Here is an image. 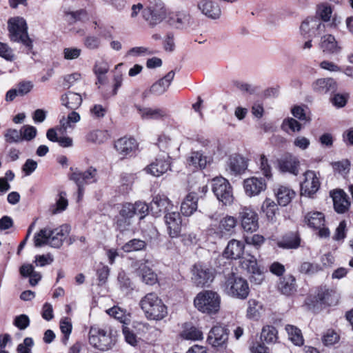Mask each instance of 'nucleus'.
Instances as JSON below:
<instances>
[{"label": "nucleus", "mask_w": 353, "mask_h": 353, "mask_svg": "<svg viewBox=\"0 0 353 353\" xmlns=\"http://www.w3.org/2000/svg\"><path fill=\"white\" fill-rule=\"evenodd\" d=\"M69 232L70 226L68 225H63L54 230L48 228L41 229L34 237V245L36 247H41L48 244L52 248H59Z\"/></svg>", "instance_id": "nucleus-1"}, {"label": "nucleus", "mask_w": 353, "mask_h": 353, "mask_svg": "<svg viewBox=\"0 0 353 353\" xmlns=\"http://www.w3.org/2000/svg\"><path fill=\"white\" fill-rule=\"evenodd\" d=\"M140 306L149 320L160 321L168 314V309L155 293H148L140 301Z\"/></svg>", "instance_id": "nucleus-2"}, {"label": "nucleus", "mask_w": 353, "mask_h": 353, "mask_svg": "<svg viewBox=\"0 0 353 353\" xmlns=\"http://www.w3.org/2000/svg\"><path fill=\"white\" fill-rule=\"evenodd\" d=\"M8 29L10 41L25 46L29 53L33 48L32 40L28 34V26L26 20L20 17L10 18L8 21Z\"/></svg>", "instance_id": "nucleus-3"}, {"label": "nucleus", "mask_w": 353, "mask_h": 353, "mask_svg": "<svg viewBox=\"0 0 353 353\" xmlns=\"http://www.w3.org/2000/svg\"><path fill=\"white\" fill-rule=\"evenodd\" d=\"M194 305L199 312L203 314H215L220 310L221 297L214 291L203 290L195 296Z\"/></svg>", "instance_id": "nucleus-4"}, {"label": "nucleus", "mask_w": 353, "mask_h": 353, "mask_svg": "<svg viewBox=\"0 0 353 353\" xmlns=\"http://www.w3.org/2000/svg\"><path fill=\"white\" fill-rule=\"evenodd\" d=\"M168 10L161 0L151 1L149 5L143 10L142 16L151 28L161 23L168 16Z\"/></svg>", "instance_id": "nucleus-5"}, {"label": "nucleus", "mask_w": 353, "mask_h": 353, "mask_svg": "<svg viewBox=\"0 0 353 353\" xmlns=\"http://www.w3.org/2000/svg\"><path fill=\"white\" fill-rule=\"evenodd\" d=\"M225 292L232 297L245 299L249 294L250 288L245 279L232 273L226 279Z\"/></svg>", "instance_id": "nucleus-6"}, {"label": "nucleus", "mask_w": 353, "mask_h": 353, "mask_svg": "<svg viewBox=\"0 0 353 353\" xmlns=\"http://www.w3.org/2000/svg\"><path fill=\"white\" fill-rule=\"evenodd\" d=\"M89 343L94 348L106 351L112 348L114 340L108 331L97 326H92L89 331Z\"/></svg>", "instance_id": "nucleus-7"}, {"label": "nucleus", "mask_w": 353, "mask_h": 353, "mask_svg": "<svg viewBox=\"0 0 353 353\" xmlns=\"http://www.w3.org/2000/svg\"><path fill=\"white\" fill-rule=\"evenodd\" d=\"M97 170L90 166L85 171L75 169L70 175V180L74 181L78 188L79 198L81 197L84 192V186L97 181Z\"/></svg>", "instance_id": "nucleus-8"}, {"label": "nucleus", "mask_w": 353, "mask_h": 353, "mask_svg": "<svg viewBox=\"0 0 353 353\" xmlns=\"http://www.w3.org/2000/svg\"><path fill=\"white\" fill-rule=\"evenodd\" d=\"M212 188L217 199L223 205H230L233 202L232 187L226 179L222 176L214 178Z\"/></svg>", "instance_id": "nucleus-9"}, {"label": "nucleus", "mask_w": 353, "mask_h": 353, "mask_svg": "<svg viewBox=\"0 0 353 353\" xmlns=\"http://www.w3.org/2000/svg\"><path fill=\"white\" fill-rule=\"evenodd\" d=\"M304 222L307 225L314 230H318V234L321 238L330 236V231L325 225V216L323 213L318 211H311L304 216Z\"/></svg>", "instance_id": "nucleus-10"}, {"label": "nucleus", "mask_w": 353, "mask_h": 353, "mask_svg": "<svg viewBox=\"0 0 353 353\" xmlns=\"http://www.w3.org/2000/svg\"><path fill=\"white\" fill-rule=\"evenodd\" d=\"M241 227L245 232H254L259 228V216L252 208L243 207L239 216Z\"/></svg>", "instance_id": "nucleus-11"}, {"label": "nucleus", "mask_w": 353, "mask_h": 353, "mask_svg": "<svg viewBox=\"0 0 353 353\" xmlns=\"http://www.w3.org/2000/svg\"><path fill=\"white\" fill-rule=\"evenodd\" d=\"M192 280L197 287L209 285L214 279V273L211 268L202 264H195L192 270Z\"/></svg>", "instance_id": "nucleus-12"}, {"label": "nucleus", "mask_w": 353, "mask_h": 353, "mask_svg": "<svg viewBox=\"0 0 353 353\" xmlns=\"http://www.w3.org/2000/svg\"><path fill=\"white\" fill-rule=\"evenodd\" d=\"M324 30L325 25L317 17L307 18L300 26L301 33L305 38L316 37Z\"/></svg>", "instance_id": "nucleus-13"}, {"label": "nucleus", "mask_w": 353, "mask_h": 353, "mask_svg": "<svg viewBox=\"0 0 353 353\" xmlns=\"http://www.w3.org/2000/svg\"><path fill=\"white\" fill-rule=\"evenodd\" d=\"M170 157L167 152L165 154H158L155 160L148 165L145 170L154 176H160L170 169Z\"/></svg>", "instance_id": "nucleus-14"}, {"label": "nucleus", "mask_w": 353, "mask_h": 353, "mask_svg": "<svg viewBox=\"0 0 353 353\" xmlns=\"http://www.w3.org/2000/svg\"><path fill=\"white\" fill-rule=\"evenodd\" d=\"M132 203H126L122 205L119 215L116 217V228L120 232L129 230L132 224Z\"/></svg>", "instance_id": "nucleus-15"}, {"label": "nucleus", "mask_w": 353, "mask_h": 353, "mask_svg": "<svg viewBox=\"0 0 353 353\" xmlns=\"http://www.w3.org/2000/svg\"><path fill=\"white\" fill-rule=\"evenodd\" d=\"M174 75L175 72L173 70L170 71L163 78L154 83L150 89L145 90L142 94L143 97L146 98L150 94L157 96L163 94L170 85Z\"/></svg>", "instance_id": "nucleus-16"}, {"label": "nucleus", "mask_w": 353, "mask_h": 353, "mask_svg": "<svg viewBox=\"0 0 353 353\" xmlns=\"http://www.w3.org/2000/svg\"><path fill=\"white\" fill-rule=\"evenodd\" d=\"M148 261H139L132 264L137 274L147 285H152L157 281V275L147 265Z\"/></svg>", "instance_id": "nucleus-17"}, {"label": "nucleus", "mask_w": 353, "mask_h": 353, "mask_svg": "<svg viewBox=\"0 0 353 353\" xmlns=\"http://www.w3.org/2000/svg\"><path fill=\"white\" fill-rule=\"evenodd\" d=\"M304 177V181L301 183V194L311 196L319 189L320 182L319 178L312 170L305 172Z\"/></svg>", "instance_id": "nucleus-18"}, {"label": "nucleus", "mask_w": 353, "mask_h": 353, "mask_svg": "<svg viewBox=\"0 0 353 353\" xmlns=\"http://www.w3.org/2000/svg\"><path fill=\"white\" fill-rule=\"evenodd\" d=\"M228 335V328L221 325H215L210 331L207 341L213 347H220L227 342Z\"/></svg>", "instance_id": "nucleus-19"}, {"label": "nucleus", "mask_w": 353, "mask_h": 353, "mask_svg": "<svg viewBox=\"0 0 353 353\" xmlns=\"http://www.w3.org/2000/svg\"><path fill=\"white\" fill-rule=\"evenodd\" d=\"M164 219L170 236L172 238L177 237L180 234L181 229L180 214L172 210L165 214Z\"/></svg>", "instance_id": "nucleus-20"}, {"label": "nucleus", "mask_w": 353, "mask_h": 353, "mask_svg": "<svg viewBox=\"0 0 353 353\" xmlns=\"http://www.w3.org/2000/svg\"><path fill=\"white\" fill-rule=\"evenodd\" d=\"M312 88L314 92L325 94L334 92L338 89V83L332 77L320 78L312 83Z\"/></svg>", "instance_id": "nucleus-21"}, {"label": "nucleus", "mask_w": 353, "mask_h": 353, "mask_svg": "<svg viewBox=\"0 0 353 353\" xmlns=\"http://www.w3.org/2000/svg\"><path fill=\"white\" fill-rule=\"evenodd\" d=\"M174 205L171 201L163 195H157L150 203V209L154 216H159L161 212L165 214L173 210Z\"/></svg>", "instance_id": "nucleus-22"}, {"label": "nucleus", "mask_w": 353, "mask_h": 353, "mask_svg": "<svg viewBox=\"0 0 353 353\" xmlns=\"http://www.w3.org/2000/svg\"><path fill=\"white\" fill-rule=\"evenodd\" d=\"M243 188L248 196H254L265 190L266 183L262 178L251 177L244 180Z\"/></svg>", "instance_id": "nucleus-23"}, {"label": "nucleus", "mask_w": 353, "mask_h": 353, "mask_svg": "<svg viewBox=\"0 0 353 353\" xmlns=\"http://www.w3.org/2000/svg\"><path fill=\"white\" fill-rule=\"evenodd\" d=\"M279 169L283 172H289L294 175L299 174V161L292 155L287 154L278 161Z\"/></svg>", "instance_id": "nucleus-24"}, {"label": "nucleus", "mask_w": 353, "mask_h": 353, "mask_svg": "<svg viewBox=\"0 0 353 353\" xmlns=\"http://www.w3.org/2000/svg\"><path fill=\"white\" fill-rule=\"evenodd\" d=\"M245 245L243 242L230 240L223 252V256L227 259H237L241 257L244 252Z\"/></svg>", "instance_id": "nucleus-25"}, {"label": "nucleus", "mask_w": 353, "mask_h": 353, "mask_svg": "<svg viewBox=\"0 0 353 353\" xmlns=\"http://www.w3.org/2000/svg\"><path fill=\"white\" fill-rule=\"evenodd\" d=\"M334 203V208L338 213L345 212L350 205L347 195L343 190H335L330 192Z\"/></svg>", "instance_id": "nucleus-26"}, {"label": "nucleus", "mask_w": 353, "mask_h": 353, "mask_svg": "<svg viewBox=\"0 0 353 353\" xmlns=\"http://www.w3.org/2000/svg\"><path fill=\"white\" fill-rule=\"evenodd\" d=\"M114 148L119 154L125 157L135 151L137 143L133 138L123 137L115 142Z\"/></svg>", "instance_id": "nucleus-27"}, {"label": "nucleus", "mask_w": 353, "mask_h": 353, "mask_svg": "<svg viewBox=\"0 0 353 353\" xmlns=\"http://www.w3.org/2000/svg\"><path fill=\"white\" fill-rule=\"evenodd\" d=\"M320 48L323 52L328 54H338L341 51V47L332 34H326L321 37Z\"/></svg>", "instance_id": "nucleus-28"}, {"label": "nucleus", "mask_w": 353, "mask_h": 353, "mask_svg": "<svg viewBox=\"0 0 353 353\" xmlns=\"http://www.w3.org/2000/svg\"><path fill=\"white\" fill-rule=\"evenodd\" d=\"M278 290L283 295L290 296L296 291V279L291 274H287L279 279Z\"/></svg>", "instance_id": "nucleus-29"}, {"label": "nucleus", "mask_w": 353, "mask_h": 353, "mask_svg": "<svg viewBox=\"0 0 353 353\" xmlns=\"http://www.w3.org/2000/svg\"><path fill=\"white\" fill-rule=\"evenodd\" d=\"M198 8L203 14L213 19L219 18L221 14L219 5L211 0L202 1Z\"/></svg>", "instance_id": "nucleus-30"}, {"label": "nucleus", "mask_w": 353, "mask_h": 353, "mask_svg": "<svg viewBox=\"0 0 353 353\" xmlns=\"http://www.w3.org/2000/svg\"><path fill=\"white\" fill-rule=\"evenodd\" d=\"M198 196L196 193L188 194L181 205V212L185 216H191L196 210Z\"/></svg>", "instance_id": "nucleus-31"}, {"label": "nucleus", "mask_w": 353, "mask_h": 353, "mask_svg": "<svg viewBox=\"0 0 353 353\" xmlns=\"http://www.w3.org/2000/svg\"><path fill=\"white\" fill-rule=\"evenodd\" d=\"M61 102L68 109L75 110L81 105L82 97L78 93L68 92L61 95Z\"/></svg>", "instance_id": "nucleus-32"}, {"label": "nucleus", "mask_w": 353, "mask_h": 353, "mask_svg": "<svg viewBox=\"0 0 353 353\" xmlns=\"http://www.w3.org/2000/svg\"><path fill=\"white\" fill-rule=\"evenodd\" d=\"M301 239L297 234L289 233L283 236L280 240L277 241L276 245L282 249H296L300 245Z\"/></svg>", "instance_id": "nucleus-33"}, {"label": "nucleus", "mask_w": 353, "mask_h": 353, "mask_svg": "<svg viewBox=\"0 0 353 353\" xmlns=\"http://www.w3.org/2000/svg\"><path fill=\"white\" fill-rule=\"evenodd\" d=\"M135 108L142 119H159L167 116V112L164 109L142 108L138 105H136Z\"/></svg>", "instance_id": "nucleus-34"}, {"label": "nucleus", "mask_w": 353, "mask_h": 353, "mask_svg": "<svg viewBox=\"0 0 353 353\" xmlns=\"http://www.w3.org/2000/svg\"><path fill=\"white\" fill-rule=\"evenodd\" d=\"M275 194L278 203L282 206H286L295 196L294 190L284 185H280L276 190Z\"/></svg>", "instance_id": "nucleus-35"}, {"label": "nucleus", "mask_w": 353, "mask_h": 353, "mask_svg": "<svg viewBox=\"0 0 353 353\" xmlns=\"http://www.w3.org/2000/svg\"><path fill=\"white\" fill-rule=\"evenodd\" d=\"M228 167L232 174H241L247 168L245 159L237 154L232 155L229 159Z\"/></svg>", "instance_id": "nucleus-36"}, {"label": "nucleus", "mask_w": 353, "mask_h": 353, "mask_svg": "<svg viewBox=\"0 0 353 353\" xmlns=\"http://www.w3.org/2000/svg\"><path fill=\"white\" fill-rule=\"evenodd\" d=\"M236 219L232 216H226L223 218L219 225V230L221 236L230 235L234 232L236 225Z\"/></svg>", "instance_id": "nucleus-37"}, {"label": "nucleus", "mask_w": 353, "mask_h": 353, "mask_svg": "<svg viewBox=\"0 0 353 353\" xmlns=\"http://www.w3.org/2000/svg\"><path fill=\"white\" fill-rule=\"evenodd\" d=\"M335 292L330 290L325 287L319 288L315 296L317 303H319L321 305H327L333 304L335 302Z\"/></svg>", "instance_id": "nucleus-38"}, {"label": "nucleus", "mask_w": 353, "mask_h": 353, "mask_svg": "<svg viewBox=\"0 0 353 353\" xmlns=\"http://www.w3.org/2000/svg\"><path fill=\"white\" fill-rule=\"evenodd\" d=\"M180 336L185 340L196 341L203 339L202 332L199 328L189 323L184 324Z\"/></svg>", "instance_id": "nucleus-39"}, {"label": "nucleus", "mask_w": 353, "mask_h": 353, "mask_svg": "<svg viewBox=\"0 0 353 353\" xmlns=\"http://www.w3.org/2000/svg\"><path fill=\"white\" fill-rule=\"evenodd\" d=\"M208 158L201 152H192L187 159V163L194 168H204L208 163Z\"/></svg>", "instance_id": "nucleus-40"}, {"label": "nucleus", "mask_w": 353, "mask_h": 353, "mask_svg": "<svg viewBox=\"0 0 353 353\" xmlns=\"http://www.w3.org/2000/svg\"><path fill=\"white\" fill-rule=\"evenodd\" d=\"M263 310V305L259 301L250 299L248 301L246 316L250 319H258Z\"/></svg>", "instance_id": "nucleus-41"}, {"label": "nucleus", "mask_w": 353, "mask_h": 353, "mask_svg": "<svg viewBox=\"0 0 353 353\" xmlns=\"http://www.w3.org/2000/svg\"><path fill=\"white\" fill-rule=\"evenodd\" d=\"M278 331L272 325H265L262 328L261 340L266 343H274L278 339Z\"/></svg>", "instance_id": "nucleus-42"}, {"label": "nucleus", "mask_w": 353, "mask_h": 353, "mask_svg": "<svg viewBox=\"0 0 353 353\" xmlns=\"http://www.w3.org/2000/svg\"><path fill=\"white\" fill-rule=\"evenodd\" d=\"M242 268L248 272L261 276V270L258 266L256 258L252 255H248L241 261Z\"/></svg>", "instance_id": "nucleus-43"}, {"label": "nucleus", "mask_w": 353, "mask_h": 353, "mask_svg": "<svg viewBox=\"0 0 353 353\" xmlns=\"http://www.w3.org/2000/svg\"><path fill=\"white\" fill-rule=\"evenodd\" d=\"M80 115L74 110L72 111L67 117H63L60 119V130L65 131L68 128H72L74 124L80 121Z\"/></svg>", "instance_id": "nucleus-44"}, {"label": "nucleus", "mask_w": 353, "mask_h": 353, "mask_svg": "<svg viewBox=\"0 0 353 353\" xmlns=\"http://www.w3.org/2000/svg\"><path fill=\"white\" fill-rule=\"evenodd\" d=\"M285 330L287 331L289 339L295 345L298 346H301L303 344V338L301 334V331L291 325H287L285 327Z\"/></svg>", "instance_id": "nucleus-45"}, {"label": "nucleus", "mask_w": 353, "mask_h": 353, "mask_svg": "<svg viewBox=\"0 0 353 353\" xmlns=\"http://www.w3.org/2000/svg\"><path fill=\"white\" fill-rule=\"evenodd\" d=\"M107 312L110 316H113L123 324H128L130 321V314L119 307L114 306L109 309Z\"/></svg>", "instance_id": "nucleus-46"}, {"label": "nucleus", "mask_w": 353, "mask_h": 353, "mask_svg": "<svg viewBox=\"0 0 353 353\" xmlns=\"http://www.w3.org/2000/svg\"><path fill=\"white\" fill-rule=\"evenodd\" d=\"M146 242L139 239H133L125 243L122 249L125 252L143 250L146 248Z\"/></svg>", "instance_id": "nucleus-47"}, {"label": "nucleus", "mask_w": 353, "mask_h": 353, "mask_svg": "<svg viewBox=\"0 0 353 353\" xmlns=\"http://www.w3.org/2000/svg\"><path fill=\"white\" fill-rule=\"evenodd\" d=\"M108 139V134L106 131L104 130H93L90 132L86 135V140L89 142L101 144L104 143Z\"/></svg>", "instance_id": "nucleus-48"}, {"label": "nucleus", "mask_w": 353, "mask_h": 353, "mask_svg": "<svg viewBox=\"0 0 353 353\" xmlns=\"http://www.w3.org/2000/svg\"><path fill=\"white\" fill-rule=\"evenodd\" d=\"M259 166L262 174L265 176L268 179H270L272 177V166L269 159L265 154H261L259 159Z\"/></svg>", "instance_id": "nucleus-49"}, {"label": "nucleus", "mask_w": 353, "mask_h": 353, "mask_svg": "<svg viewBox=\"0 0 353 353\" xmlns=\"http://www.w3.org/2000/svg\"><path fill=\"white\" fill-rule=\"evenodd\" d=\"M262 210L268 220L273 221L278 210L277 205L270 199H266L263 203Z\"/></svg>", "instance_id": "nucleus-50"}, {"label": "nucleus", "mask_w": 353, "mask_h": 353, "mask_svg": "<svg viewBox=\"0 0 353 353\" xmlns=\"http://www.w3.org/2000/svg\"><path fill=\"white\" fill-rule=\"evenodd\" d=\"M66 15L68 16L70 23H75L77 21L85 22L88 21L89 17L86 10L81 9L77 11H72L66 12Z\"/></svg>", "instance_id": "nucleus-51"}, {"label": "nucleus", "mask_w": 353, "mask_h": 353, "mask_svg": "<svg viewBox=\"0 0 353 353\" xmlns=\"http://www.w3.org/2000/svg\"><path fill=\"white\" fill-rule=\"evenodd\" d=\"M4 137L6 141L10 143L22 141L21 130H17L16 129L9 128L6 131Z\"/></svg>", "instance_id": "nucleus-52"}, {"label": "nucleus", "mask_w": 353, "mask_h": 353, "mask_svg": "<svg viewBox=\"0 0 353 353\" xmlns=\"http://www.w3.org/2000/svg\"><path fill=\"white\" fill-rule=\"evenodd\" d=\"M21 133L22 135V141H31L37 136V128L32 125H25L21 127Z\"/></svg>", "instance_id": "nucleus-53"}, {"label": "nucleus", "mask_w": 353, "mask_h": 353, "mask_svg": "<svg viewBox=\"0 0 353 353\" xmlns=\"http://www.w3.org/2000/svg\"><path fill=\"white\" fill-rule=\"evenodd\" d=\"M321 270V268L319 264L310 262L302 263L299 268L300 272L307 274H314Z\"/></svg>", "instance_id": "nucleus-54"}, {"label": "nucleus", "mask_w": 353, "mask_h": 353, "mask_svg": "<svg viewBox=\"0 0 353 353\" xmlns=\"http://www.w3.org/2000/svg\"><path fill=\"white\" fill-rule=\"evenodd\" d=\"M132 213L133 216L138 214L140 215V219H143L148 214L149 206L142 201H137L132 204Z\"/></svg>", "instance_id": "nucleus-55"}, {"label": "nucleus", "mask_w": 353, "mask_h": 353, "mask_svg": "<svg viewBox=\"0 0 353 353\" xmlns=\"http://www.w3.org/2000/svg\"><path fill=\"white\" fill-rule=\"evenodd\" d=\"M83 45L89 50H97L101 46V39L98 37L88 35L84 38Z\"/></svg>", "instance_id": "nucleus-56"}, {"label": "nucleus", "mask_w": 353, "mask_h": 353, "mask_svg": "<svg viewBox=\"0 0 353 353\" xmlns=\"http://www.w3.org/2000/svg\"><path fill=\"white\" fill-rule=\"evenodd\" d=\"M157 145L160 151L162 152L161 154H165L167 152L169 154L172 146L171 139L165 135H161L158 139Z\"/></svg>", "instance_id": "nucleus-57"}, {"label": "nucleus", "mask_w": 353, "mask_h": 353, "mask_svg": "<svg viewBox=\"0 0 353 353\" xmlns=\"http://www.w3.org/2000/svg\"><path fill=\"white\" fill-rule=\"evenodd\" d=\"M281 128L285 131H287V128H289L292 132H299L301 130V125L296 119L288 118L283 121Z\"/></svg>", "instance_id": "nucleus-58"}, {"label": "nucleus", "mask_w": 353, "mask_h": 353, "mask_svg": "<svg viewBox=\"0 0 353 353\" xmlns=\"http://www.w3.org/2000/svg\"><path fill=\"white\" fill-rule=\"evenodd\" d=\"M348 98L349 94L347 93H337L331 98V102L334 106L340 108L344 107L346 105Z\"/></svg>", "instance_id": "nucleus-59"}, {"label": "nucleus", "mask_w": 353, "mask_h": 353, "mask_svg": "<svg viewBox=\"0 0 353 353\" xmlns=\"http://www.w3.org/2000/svg\"><path fill=\"white\" fill-rule=\"evenodd\" d=\"M81 54V50L78 48H65L63 50V57L66 60H73L79 58Z\"/></svg>", "instance_id": "nucleus-60"}, {"label": "nucleus", "mask_w": 353, "mask_h": 353, "mask_svg": "<svg viewBox=\"0 0 353 353\" xmlns=\"http://www.w3.org/2000/svg\"><path fill=\"white\" fill-rule=\"evenodd\" d=\"M350 163L348 160H343L333 163L334 170L341 175L346 174L350 170Z\"/></svg>", "instance_id": "nucleus-61"}, {"label": "nucleus", "mask_w": 353, "mask_h": 353, "mask_svg": "<svg viewBox=\"0 0 353 353\" xmlns=\"http://www.w3.org/2000/svg\"><path fill=\"white\" fill-rule=\"evenodd\" d=\"M33 83L30 81H23L17 84L16 88L19 96H24L28 94L33 88Z\"/></svg>", "instance_id": "nucleus-62"}, {"label": "nucleus", "mask_w": 353, "mask_h": 353, "mask_svg": "<svg viewBox=\"0 0 353 353\" xmlns=\"http://www.w3.org/2000/svg\"><path fill=\"white\" fill-rule=\"evenodd\" d=\"M0 57L7 61H12L14 60V54L8 44L0 42Z\"/></svg>", "instance_id": "nucleus-63"}, {"label": "nucleus", "mask_w": 353, "mask_h": 353, "mask_svg": "<svg viewBox=\"0 0 353 353\" xmlns=\"http://www.w3.org/2000/svg\"><path fill=\"white\" fill-rule=\"evenodd\" d=\"M33 345L34 342L32 338H25L23 342L17 346V353H31L30 349Z\"/></svg>", "instance_id": "nucleus-64"}]
</instances>
